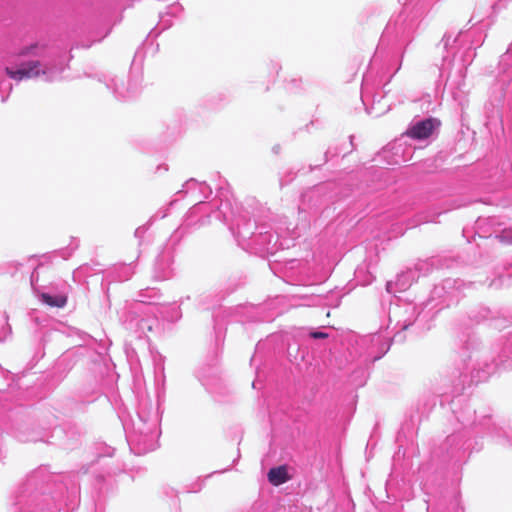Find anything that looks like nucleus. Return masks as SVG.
<instances>
[{
	"mask_svg": "<svg viewBox=\"0 0 512 512\" xmlns=\"http://www.w3.org/2000/svg\"><path fill=\"white\" fill-rule=\"evenodd\" d=\"M440 126L441 121L439 119L430 117L413 124L406 131V135L411 139L425 140L432 136Z\"/></svg>",
	"mask_w": 512,
	"mask_h": 512,
	"instance_id": "1",
	"label": "nucleus"
},
{
	"mask_svg": "<svg viewBox=\"0 0 512 512\" xmlns=\"http://www.w3.org/2000/svg\"><path fill=\"white\" fill-rule=\"evenodd\" d=\"M41 64L39 61H30L21 65L17 70H13L9 67L5 69L6 74L16 81L23 79H29L40 75Z\"/></svg>",
	"mask_w": 512,
	"mask_h": 512,
	"instance_id": "2",
	"label": "nucleus"
},
{
	"mask_svg": "<svg viewBox=\"0 0 512 512\" xmlns=\"http://www.w3.org/2000/svg\"><path fill=\"white\" fill-rule=\"evenodd\" d=\"M268 481L273 486H279L291 479L288 469L285 465L271 468L267 474Z\"/></svg>",
	"mask_w": 512,
	"mask_h": 512,
	"instance_id": "3",
	"label": "nucleus"
},
{
	"mask_svg": "<svg viewBox=\"0 0 512 512\" xmlns=\"http://www.w3.org/2000/svg\"><path fill=\"white\" fill-rule=\"evenodd\" d=\"M41 300L50 307L63 308L67 303V296L66 295L52 296L48 293H42Z\"/></svg>",
	"mask_w": 512,
	"mask_h": 512,
	"instance_id": "4",
	"label": "nucleus"
},
{
	"mask_svg": "<svg viewBox=\"0 0 512 512\" xmlns=\"http://www.w3.org/2000/svg\"><path fill=\"white\" fill-rule=\"evenodd\" d=\"M310 336L314 339H325L328 337V334L324 332L313 331L310 333Z\"/></svg>",
	"mask_w": 512,
	"mask_h": 512,
	"instance_id": "5",
	"label": "nucleus"
}]
</instances>
